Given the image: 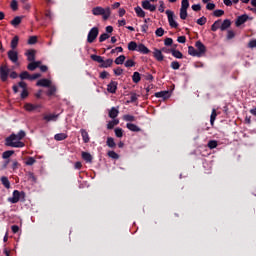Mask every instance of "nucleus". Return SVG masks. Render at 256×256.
Segmentation results:
<instances>
[{
	"label": "nucleus",
	"mask_w": 256,
	"mask_h": 256,
	"mask_svg": "<svg viewBox=\"0 0 256 256\" xmlns=\"http://www.w3.org/2000/svg\"><path fill=\"white\" fill-rule=\"evenodd\" d=\"M25 137V131L21 130L18 134H12L6 139V145L8 147L21 148L25 147V143L21 142V139Z\"/></svg>",
	"instance_id": "nucleus-1"
},
{
	"label": "nucleus",
	"mask_w": 256,
	"mask_h": 256,
	"mask_svg": "<svg viewBox=\"0 0 256 256\" xmlns=\"http://www.w3.org/2000/svg\"><path fill=\"white\" fill-rule=\"evenodd\" d=\"M196 49L198 51L199 57H203V55H205V45L203 43H201V41H197L196 42Z\"/></svg>",
	"instance_id": "nucleus-8"
},
{
	"label": "nucleus",
	"mask_w": 256,
	"mask_h": 256,
	"mask_svg": "<svg viewBox=\"0 0 256 256\" xmlns=\"http://www.w3.org/2000/svg\"><path fill=\"white\" fill-rule=\"evenodd\" d=\"M13 153H15L13 150L5 151L2 154V157H3V159H9V157H11V155H13Z\"/></svg>",
	"instance_id": "nucleus-41"
},
{
	"label": "nucleus",
	"mask_w": 256,
	"mask_h": 256,
	"mask_svg": "<svg viewBox=\"0 0 256 256\" xmlns=\"http://www.w3.org/2000/svg\"><path fill=\"white\" fill-rule=\"evenodd\" d=\"M49 87V90L47 92V95L51 96V95H55L56 91H57V88L55 86H48Z\"/></svg>",
	"instance_id": "nucleus-42"
},
{
	"label": "nucleus",
	"mask_w": 256,
	"mask_h": 256,
	"mask_svg": "<svg viewBox=\"0 0 256 256\" xmlns=\"http://www.w3.org/2000/svg\"><path fill=\"white\" fill-rule=\"evenodd\" d=\"M114 74L117 76L123 75V69H121V68L114 69Z\"/></svg>",
	"instance_id": "nucleus-62"
},
{
	"label": "nucleus",
	"mask_w": 256,
	"mask_h": 256,
	"mask_svg": "<svg viewBox=\"0 0 256 256\" xmlns=\"http://www.w3.org/2000/svg\"><path fill=\"white\" fill-rule=\"evenodd\" d=\"M247 19H249V17L247 15L239 16L236 20V26L239 27V26L243 25V23H245L247 21Z\"/></svg>",
	"instance_id": "nucleus-16"
},
{
	"label": "nucleus",
	"mask_w": 256,
	"mask_h": 256,
	"mask_svg": "<svg viewBox=\"0 0 256 256\" xmlns=\"http://www.w3.org/2000/svg\"><path fill=\"white\" fill-rule=\"evenodd\" d=\"M58 118H59V115L57 114H47V115H44L43 117L44 121H47V122L57 121Z\"/></svg>",
	"instance_id": "nucleus-13"
},
{
	"label": "nucleus",
	"mask_w": 256,
	"mask_h": 256,
	"mask_svg": "<svg viewBox=\"0 0 256 256\" xmlns=\"http://www.w3.org/2000/svg\"><path fill=\"white\" fill-rule=\"evenodd\" d=\"M107 91H108V93H115V91H117V82L111 81L107 85Z\"/></svg>",
	"instance_id": "nucleus-11"
},
{
	"label": "nucleus",
	"mask_w": 256,
	"mask_h": 256,
	"mask_svg": "<svg viewBox=\"0 0 256 256\" xmlns=\"http://www.w3.org/2000/svg\"><path fill=\"white\" fill-rule=\"evenodd\" d=\"M8 59H10L12 63H17V61H19V53H17V51L15 50H9Z\"/></svg>",
	"instance_id": "nucleus-7"
},
{
	"label": "nucleus",
	"mask_w": 256,
	"mask_h": 256,
	"mask_svg": "<svg viewBox=\"0 0 256 256\" xmlns=\"http://www.w3.org/2000/svg\"><path fill=\"white\" fill-rule=\"evenodd\" d=\"M82 159L86 161V163H91L93 161V156L89 152H82Z\"/></svg>",
	"instance_id": "nucleus-19"
},
{
	"label": "nucleus",
	"mask_w": 256,
	"mask_h": 256,
	"mask_svg": "<svg viewBox=\"0 0 256 256\" xmlns=\"http://www.w3.org/2000/svg\"><path fill=\"white\" fill-rule=\"evenodd\" d=\"M108 156L111 157V159H119V154H117L115 151H109Z\"/></svg>",
	"instance_id": "nucleus-48"
},
{
	"label": "nucleus",
	"mask_w": 256,
	"mask_h": 256,
	"mask_svg": "<svg viewBox=\"0 0 256 256\" xmlns=\"http://www.w3.org/2000/svg\"><path fill=\"white\" fill-rule=\"evenodd\" d=\"M38 68V66H37V64L35 63V61H32L30 64H28V66H27V69L29 70V71H35V69H37Z\"/></svg>",
	"instance_id": "nucleus-40"
},
{
	"label": "nucleus",
	"mask_w": 256,
	"mask_h": 256,
	"mask_svg": "<svg viewBox=\"0 0 256 256\" xmlns=\"http://www.w3.org/2000/svg\"><path fill=\"white\" fill-rule=\"evenodd\" d=\"M166 15L168 17V23L172 29H177L179 27V23L175 21V13L171 10H166Z\"/></svg>",
	"instance_id": "nucleus-3"
},
{
	"label": "nucleus",
	"mask_w": 256,
	"mask_h": 256,
	"mask_svg": "<svg viewBox=\"0 0 256 256\" xmlns=\"http://www.w3.org/2000/svg\"><path fill=\"white\" fill-rule=\"evenodd\" d=\"M40 105H33V104H25L24 108L26 111H35V109H39Z\"/></svg>",
	"instance_id": "nucleus-28"
},
{
	"label": "nucleus",
	"mask_w": 256,
	"mask_h": 256,
	"mask_svg": "<svg viewBox=\"0 0 256 256\" xmlns=\"http://www.w3.org/2000/svg\"><path fill=\"white\" fill-rule=\"evenodd\" d=\"M106 144L108 145V147H111V148H113V147H115V139H113V138H111V137H108L107 138V141H106Z\"/></svg>",
	"instance_id": "nucleus-39"
},
{
	"label": "nucleus",
	"mask_w": 256,
	"mask_h": 256,
	"mask_svg": "<svg viewBox=\"0 0 256 256\" xmlns=\"http://www.w3.org/2000/svg\"><path fill=\"white\" fill-rule=\"evenodd\" d=\"M134 11H135L137 17H141V18L145 17V11L140 6L135 7Z\"/></svg>",
	"instance_id": "nucleus-21"
},
{
	"label": "nucleus",
	"mask_w": 256,
	"mask_h": 256,
	"mask_svg": "<svg viewBox=\"0 0 256 256\" xmlns=\"http://www.w3.org/2000/svg\"><path fill=\"white\" fill-rule=\"evenodd\" d=\"M92 14L95 16L101 15L102 19L104 21H107V19L111 17V8L110 7L103 8L101 6H97L92 9Z\"/></svg>",
	"instance_id": "nucleus-2"
},
{
	"label": "nucleus",
	"mask_w": 256,
	"mask_h": 256,
	"mask_svg": "<svg viewBox=\"0 0 256 256\" xmlns=\"http://www.w3.org/2000/svg\"><path fill=\"white\" fill-rule=\"evenodd\" d=\"M123 119L124 121H135V116L124 115Z\"/></svg>",
	"instance_id": "nucleus-58"
},
{
	"label": "nucleus",
	"mask_w": 256,
	"mask_h": 256,
	"mask_svg": "<svg viewBox=\"0 0 256 256\" xmlns=\"http://www.w3.org/2000/svg\"><path fill=\"white\" fill-rule=\"evenodd\" d=\"M142 7L146 9V11H151V12L156 11L157 9V6L151 4V1L149 0L142 1Z\"/></svg>",
	"instance_id": "nucleus-6"
},
{
	"label": "nucleus",
	"mask_w": 256,
	"mask_h": 256,
	"mask_svg": "<svg viewBox=\"0 0 256 256\" xmlns=\"http://www.w3.org/2000/svg\"><path fill=\"white\" fill-rule=\"evenodd\" d=\"M206 9H208V11H213V9H215V3H208Z\"/></svg>",
	"instance_id": "nucleus-60"
},
{
	"label": "nucleus",
	"mask_w": 256,
	"mask_h": 256,
	"mask_svg": "<svg viewBox=\"0 0 256 256\" xmlns=\"http://www.w3.org/2000/svg\"><path fill=\"white\" fill-rule=\"evenodd\" d=\"M126 127L129 131H133L134 133H139V131H141V128L133 123H127Z\"/></svg>",
	"instance_id": "nucleus-14"
},
{
	"label": "nucleus",
	"mask_w": 256,
	"mask_h": 256,
	"mask_svg": "<svg viewBox=\"0 0 256 256\" xmlns=\"http://www.w3.org/2000/svg\"><path fill=\"white\" fill-rule=\"evenodd\" d=\"M109 37L110 36L107 33L101 34L100 37H99L100 43H103V41H107V39H109Z\"/></svg>",
	"instance_id": "nucleus-47"
},
{
	"label": "nucleus",
	"mask_w": 256,
	"mask_h": 256,
	"mask_svg": "<svg viewBox=\"0 0 256 256\" xmlns=\"http://www.w3.org/2000/svg\"><path fill=\"white\" fill-rule=\"evenodd\" d=\"M116 65H123L125 63V55H120L115 59Z\"/></svg>",
	"instance_id": "nucleus-34"
},
{
	"label": "nucleus",
	"mask_w": 256,
	"mask_h": 256,
	"mask_svg": "<svg viewBox=\"0 0 256 256\" xmlns=\"http://www.w3.org/2000/svg\"><path fill=\"white\" fill-rule=\"evenodd\" d=\"M171 53H172L173 57H175L176 59H183V53H181V51L172 50Z\"/></svg>",
	"instance_id": "nucleus-33"
},
{
	"label": "nucleus",
	"mask_w": 256,
	"mask_h": 256,
	"mask_svg": "<svg viewBox=\"0 0 256 256\" xmlns=\"http://www.w3.org/2000/svg\"><path fill=\"white\" fill-rule=\"evenodd\" d=\"M137 42L131 41L128 43V50L129 51H137Z\"/></svg>",
	"instance_id": "nucleus-32"
},
{
	"label": "nucleus",
	"mask_w": 256,
	"mask_h": 256,
	"mask_svg": "<svg viewBox=\"0 0 256 256\" xmlns=\"http://www.w3.org/2000/svg\"><path fill=\"white\" fill-rule=\"evenodd\" d=\"M125 67H135V62L133 60H127L125 62Z\"/></svg>",
	"instance_id": "nucleus-59"
},
{
	"label": "nucleus",
	"mask_w": 256,
	"mask_h": 256,
	"mask_svg": "<svg viewBox=\"0 0 256 256\" xmlns=\"http://www.w3.org/2000/svg\"><path fill=\"white\" fill-rule=\"evenodd\" d=\"M19 199H21V193L18 190H14L13 196L8 198L10 203H19Z\"/></svg>",
	"instance_id": "nucleus-9"
},
{
	"label": "nucleus",
	"mask_w": 256,
	"mask_h": 256,
	"mask_svg": "<svg viewBox=\"0 0 256 256\" xmlns=\"http://www.w3.org/2000/svg\"><path fill=\"white\" fill-rule=\"evenodd\" d=\"M35 43H37V36H31V37L28 39V44H29V45H35Z\"/></svg>",
	"instance_id": "nucleus-51"
},
{
	"label": "nucleus",
	"mask_w": 256,
	"mask_h": 256,
	"mask_svg": "<svg viewBox=\"0 0 256 256\" xmlns=\"http://www.w3.org/2000/svg\"><path fill=\"white\" fill-rule=\"evenodd\" d=\"M209 149H215L217 147V141L211 140L208 142Z\"/></svg>",
	"instance_id": "nucleus-50"
},
{
	"label": "nucleus",
	"mask_w": 256,
	"mask_h": 256,
	"mask_svg": "<svg viewBox=\"0 0 256 256\" xmlns=\"http://www.w3.org/2000/svg\"><path fill=\"white\" fill-rule=\"evenodd\" d=\"M153 55L157 61H163L164 59L163 52L159 49H155Z\"/></svg>",
	"instance_id": "nucleus-15"
},
{
	"label": "nucleus",
	"mask_w": 256,
	"mask_h": 256,
	"mask_svg": "<svg viewBox=\"0 0 256 256\" xmlns=\"http://www.w3.org/2000/svg\"><path fill=\"white\" fill-rule=\"evenodd\" d=\"M136 51H138V53H143V55H147V53H149V48L144 44H138Z\"/></svg>",
	"instance_id": "nucleus-12"
},
{
	"label": "nucleus",
	"mask_w": 256,
	"mask_h": 256,
	"mask_svg": "<svg viewBox=\"0 0 256 256\" xmlns=\"http://www.w3.org/2000/svg\"><path fill=\"white\" fill-rule=\"evenodd\" d=\"M155 97L161 98V99H169V91H161L155 94Z\"/></svg>",
	"instance_id": "nucleus-20"
},
{
	"label": "nucleus",
	"mask_w": 256,
	"mask_h": 256,
	"mask_svg": "<svg viewBox=\"0 0 256 256\" xmlns=\"http://www.w3.org/2000/svg\"><path fill=\"white\" fill-rule=\"evenodd\" d=\"M248 46L250 47V49H255V47H256V40H251L249 42Z\"/></svg>",
	"instance_id": "nucleus-63"
},
{
	"label": "nucleus",
	"mask_w": 256,
	"mask_h": 256,
	"mask_svg": "<svg viewBox=\"0 0 256 256\" xmlns=\"http://www.w3.org/2000/svg\"><path fill=\"white\" fill-rule=\"evenodd\" d=\"M55 141H65L67 139L66 133H59L54 136Z\"/></svg>",
	"instance_id": "nucleus-27"
},
{
	"label": "nucleus",
	"mask_w": 256,
	"mask_h": 256,
	"mask_svg": "<svg viewBox=\"0 0 256 256\" xmlns=\"http://www.w3.org/2000/svg\"><path fill=\"white\" fill-rule=\"evenodd\" d=\"M35 53H36L35 50H28V51L25 53V55H26L28 61H31V62L35 61Z\"/></svg>",
	"instance_id": "nucleus-17"
},
{
	"label": "nucleus",
	"mask_w": 256,
	"mask_h": 256,
	"mask_svg": "<svg viewBox=\"0 0 256 256\" xmlns=\"http://www.w3.org/2000/svg\"><path fill=\"white\" fill-rule=\"evenodd\" d=\"M38 87H51V80L49 79H40L37 84Z\"/></svg>",
	"instance_id": "nucleus-10"
},
{
	"label": "nucleus",
	"mask_w": 256,
	"mask_h": 256,
	"mask_svg": "<svg viewBox=\"0 0 256 256\" xmlns=\"http://www.w3.org/2000/svg\"><path fill=\"white\" fill-rule=\"evenodd\" d=\"M188 53H189L192 57H200V56H199V52H198L197 49H195V47H193V46H189V47H188Z\"/></svg>",
	"instance_id": "nucleus-23"
},
{
	"label": "nucleus",
	"mask_w": 256,
	"mask_h": 256,
	"mask_svg": "<svg viewBox=\"0 0 256 256\" xmlns=\"http://www.w3.org/2000/svg\"><path fill=\"white\" fill-rule=\"evenodd\" d=\"M91 60L96 61V63H103V57L95 54L91 55Z\"/></svg>",
	"instance_id": "nucleus-35"
},
{
	"label": "nucleus",
	"mask_w": 256,
	"mask_h": 256,
	"mask_svg": "<svg viewBox=\"0 0 256 256\" xmlns=\"http://www.w3.org/2000/svg\"><path fill=\"white\" fill-rule=\"evenodd\" d=\"M164 44L166 45V47H169V46L173 45V39H171V38H166V39L164 40Z\"/></svg>",
	"instance_id": "nucleus-57"
},
{
	"label": "nucleus",
	"mask_w": 256,
	"mask_h": 256,
	"mask_svg": "<svg viewBox=\"0 0 256 256\" xmlns=\"http://www.w3.org/2000/svg\"><path fill=\"white\" fill-rule=\"evenodd\" d=\"M180 9H184V10L189 9V0H182Z\"/></svg>",
	"instance_id": "nucleus-44"
},
{
	"label": "nucleus",
	"mask_w": 256,
	"mask_h": 256,
	"mask_svg": "<svg viewBox=\"0 0 256 256\" xmlns=\"http://www.w3.org/2000/svg\"><path fill=\"white\" fill-rule=\"evenodd\" d=\"M98 35H99V28L93 27L88 33V37H87L88 43H93V41L97 39Z\"/></svg>",
	"instance_id": "nucleus-4"
},
{
	"label": "nucleus",
	"mask_w": 256,
	"mask_h": 256,
	"mask_svg": "<svg viewBox=\"0 0 256 256\" xmlns=\"http://www.w3.org/2000/svg\"><path fill=\"white\" fill-rule=\"evenodd\" d=\"M212 31H217V29H221V21H215L211 26Z\"/></svg>",
	"instance_id": "nucleus-37"
},
{
	"label": "nucleus",
	"mask_w": 256,
	"mask_h": 256,
	"mask_svg": "<svg viewBox=\"0 0 256 256\" xmlns=\"http://www.w3.org/2000/svg\"><path fill=\"white\" fill-rule=\"evenodd\" d=\"M205 23H207V18L205 16H203L197 20L198 25H205Z\"/></svg>",
	"instance_id": "nucleus-52"
},
{
	"label": "nucleus",
	"mask_w": 256,
	"mask_h": 256,
	"mask_svg": "<svg viewBox=\"0 0 256 256\" xmlns=\"http://www.w3.org/2000/svg\"><path fill=\"white\" fill-rule=\"evenodd\" d=\"M21 21H23V17H21V16H16V17L11 21V25H12L13 27H17V26L21 23Z\"/></svg>",
	"instance_id": "nucleus-26"
},
{
	"label": "nucleus",
	"mask_w": 256,
	"mask_h": 256,
	"mask_svg": "<svg viewBox=\"0 0 256 256\" xmlns=\"http://www.w3.org/2000/svg\"><path fill=\"white\" fill-rule=\"evenodd\" d=\"M178 43H185L187 41V38L185 36H180L177 38Z\"/></svg>",
	"instance_id": "nucleus-64"
},
{
	"label": "nucleus",
	"mask_w": 256,
	"mask_h": 256,
	"mask_svg": "<svg viewBox=\"0 0 256 256\" xmlns=\"http://www.w3.org/2000/svg\"><path fill=\"white\" fill-rule=\"evenodd\" d=\"M133 83H139L141 81V74L139 72H134L132 75Z\"/></svg>",
	"instance_id": "nucleus-30"
},
{
	"label": "nucleus",
	"mask_w": 256,
	"mask_h": 256,
	"mask_svg": "<svg viewBox=\"0 0 256 256\" xmlns=\"http://www.w3.org/2000/svg\"><path fill=\"white\" fill-rule=\"evenodd\" d=\"M80 133H81V136H82V139H83L84 143H89L90 138H89V133L87 132V130L81 129Z\"/></svg>",
	"instance_id": "nucleus-18"
},
{
	"label": "nucleus",
	"mask_w": 256,
	"mask_h": 256,
	"mask_svg": "<svg viewBox=\"0 0 256 256\" xmlns=\"http://www.w3.org/2000/svg\"><path fill=\"white\" fill-rule=\"evenodd\" d=\"M155 35H156V37H163V35H165V30L163 28H158L155 31Z\"/></svg>",
	"instance_id": "nucleus-43"
},
{
	"label": "nucleus",
	"mask_w": 256,
	"mask_h": 256,
	"mask_svg": "<svg viewBox=\"0 0 256 256\" xmlns=\"http://www.w3.org/2000/svg\"><path fill=\"white\" fill-rule=\"evenodd\" d=\"M213 15H214V17H221V16L225 15V11H223V10H215L213 12Z\"/></svg>",
	"instance_id": "nucleus-49"
},
{
	"label": "nucleus",
	"mask_w": 256,
	"mask_h": 256,
	"mask_svg": "<svg viewBox=\"0 0 256 256\" xmlns=\"http://www.w3.org/2000/svg\"><path fill=\"white\" fill-rule=\"evenodd\" d=\"M117 115H119V110L115 107H112L109 111V117L111 119H115V117H117Z\"/></svg>",
	"instance_id": "nucleus-24"
},
{
	"label": "nucleus",
	"mask_w": 256,
	"mask_h": 256,
	"mask_svg": "<svg viewBox=\"0 0 256 256\" xmlns=\"http://www.w3.org/2000/svg\"><path fill=\"white\" fill-rule=\"evenodd\" d=\"M180 19H187V10L180 8Z\"/></svg>",
	"instance_id": "nucleus-45"
},
{
	"label": "nucleus",
	"mask_w": 256,
	"mask_h": 256,
	"mask_svg": "<svg viewBox=\"0 0 256 256\" xmlns=\"http://www.w3.org/2000/svg\"><path fill=\"white\" fill-rule=\"evenodd\" d=\"M9 77V68L7 66H2L0 68V79L1 81H7Z\"/></svg>",
	"instance_id": "nucleus-5"
},
{
	"label": "nucleus",
	"mask_w": 256,
	"mask_h": 256,
	"mask_svg": "<svg viewBox=\"0 0 256 256\" xmlns=\"http://www.w3.org/2000/svg\"><path fill=\"white\" fill-rule=\"evenodd\" d=\"M35 162H36L35 158L29 157L27 159V161L25 162V164L28 165V166H31V165H34Z\"/></svg>",
	"instance_id": "nucleus-54"
},
{
	"label": "nucleus",
	"mask_w": 256,
	"mask_h": 256,
	"mask_svg": "<svg viewBox=\"0 0 256 256\" xmlns=\"http://www.w3.org/2000/svg\"><path fill=\"white\" fill-rule=\"evenodd\" d=\"M17 0H13L12 2H11V9L13 10V11H17Z\"/></svg>",
	"instance_id": "nucleus-61"
},
{
	"label": "nucleus",
	"mask_w": 256,
	"mask_h": 256,
	"mask_svg": "<svg viewBox=\"0 0 256 256\" xmlns=\"http://www.w3.org/2000/svg\"><path fill=\"white\" fill-rule=\"evenodd\" d=\"M2 184L4 185V187H6V189H10L11 187V183L9 182V178L3 176L1 178Z\"/></svg>",
	"instance_id": "nucleus-31"
},
{
	"label": "nucleus",
	"mask_w": 256,
	"mask_h": 256,
	"mask_svg": "<svg viewBox=\"0 0 256 256\" xmlns=\"http://www.w3.org/2000/svg\"><path fill=\"white\" fill-rule=\"evenodd\" d=\"M112 65H113V59H107V60H103L100 67H102L103 69H107V67H111Z\"/></svg>",
	"instance_id": "nucleus-22"
},
{
	"label": "nucleus",
	"mask_w": 256,
	"mask_h": 256,
	"mask_svg": "<svg viewBox=\"0 0 256 256\" xmlns=\"http://www.w3.org/2000/svg\"><path fill=\"white\" fill-rule=\"evenodd\" d=\"M115 135H116V137H119V138L123 137V129L116 128L115 129Z\"/></svg>",
	"instance_id": "nucleus-53"
},
{
	"label": "nucleus",
	"mask_w": 256,
	"mask_h": 256,
	"mask_svg": "<svg viewBox=\"0 0 256 256\" xmlns=\"http://www.w3.org/2000/svg\"><path fill=\"white\" fill-rule=\"evenodd\" d=\"M159 8L158 11H160V13H165V3L163 1H159Z\"/></svg>",
	"instance_id": "nucleus-55"
},
{
	"label": "nucleus",
	"mask_w": 256,
	"mask_h": 256,
	"mask_svg": "<svg viewBox=\"0 0 256 256\" xmlns=\"http://www.w3.org/2000/svg\"><path fill=\"white\" fill-rule=\"evenodd\" d=\"M115 125H119V120H112V121L108 122L107 129H113V127H115Z\"/></svg>",
	"instance_id": "nucleus-38"
},
{
	"label": "nucleus",
	"mask_w": 256,
	"mask_h": 256,
	"mask_svg": "<svg viewBox=\"0 0 256 256\" xmlns=\"http://www.w3.org/2000/svg\"><path fill=\"white\" fill-rule=\"evenodd\" d=\"M229 27H231V21L227 19L220 25L221 31H225L226 29H229Z\"/></svg>",
	"instance_id": "nucleus-25"
},
{
	"label": "nucleus",
	"mask_w": 256,
	"mask_h": 256,
	"mask_svg": "<svg viewBox=\"0 0 256 256\" xmlns=\"http://www.w3.org/2000/svg\"><path fill=\"white\" fill-rule=\"evenodd\" d=\"M215 119H217V111L215 109H213L211 116H210L211 125H213L215 123Z\"/></svg>",
	"instance_id": "nucleus-36"
},
{
	"label": "nucleus",
	"mask_w": 256,
	"mask_h": 256,
	"mask_svg": "<svg viewBox=\"0 0 256 256\" xmlns=\"http://www.w3.org/2000/svg\"><path fill=\"white\" fill-rule=\"evenodd\" d=\"M171 67H172V69L177 70V69H179V67H181V64H179V62H177V61H173L171 63Z\"/></svg>",
	"instance_id": "nucleus-56"
},
{
	"label": "nucleus",
	"mask_w": 256,
	"mask_h": 256,
	"mask_svg": "<svg viewBox=\"0 0 256 256\" xmlns=\"http://www.w3.org/2000/svg\"><path fill=\"white\" fill-rule=\"evenodd\" d=\"M17 45H19V36H15L11 41L12 50L17 49Z\"/></svg>",
	"instance_id": "nucleus-29"
},
{
	"label": "nucleus",
	"mask_w": 256,
	"mask_h": 256,
	"mask_svg": "<svg viewBox=\"0 0 256 256\" xmlns=\"http://www.w3.org/2000/svg\"><path fill=\"white\" fill-rule=\"evenodd\" d=\"M20 79H31V75L29 74V72L24 71L20 74Z\"/></svg>",
	"instance_id": "nucleus-46"
}]
</instances>
